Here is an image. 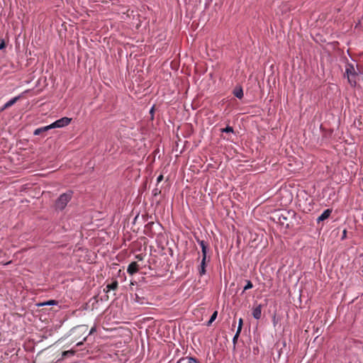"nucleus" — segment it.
Masks as SVG:
<instances>
[{
    "instance_id": "6",
    "label": "nucleus",
    "mask_w": 363,
    "mask_h": 363,
    "mask_svg": "<svg viewBox=\"0 0 363 363\" xmlns=\"http://www.w3.org/2000/svg\"><path fill=\"white\" fill-rule=\"evenodd\" d=\"M186 360H187V363H200L196 358L193 357H182L177 363H184Z\"/></svg>"
},
{
    "instance_id": "26",
    "label": "nucleus",
    "mask_w": 363,
    "mask_h": 363,
    "mask_svg": "<svg viewBox=\"0 0 363 363\" xmlns=\"http://www.w3.org/2000/svg\"><path fill=\"white\" fill-rule=\"evenodd\" d=\"M136 259H138V260H142L143 259V256L142 255H136Z\"/></svg>"
},
{
    "instance_id": "27",
    "label": "nucleus",
    "mask_w": 363,
    "mask_h": 363,
    "mask_svg": "<svg viewBox=\"0 0 363 363\" xmlns=\"http://www.w3.org/2000/svg\"><path fill=\"white\" fill-rule=\"evenodd\" d=\"M68 352H69V351H65V352H63V355L65 356V355L67 354V353H68Z\"/></svg>"
},
{
    "instance_id": "21",
    "label": "nucleus",
    "mask_w": 363,
    "mask_h": 363,
    "mask_svg": "<svg viewBox=\"0 0 363 363\" xmlns=\"http://www.w3.org/2000/svg\"><path fill=\"white\" fill-rule=\"evenodd\" d=\"M346 238H347V230L345 229V230L342 231V238H341V239H342V240H345Z\"/></svg>"
},
{
    "instance_id": "18",
    "label": "nucleus",
    "mask_w": 363,
    "mask_h": 363,
    "mask_svg": "<svg viewBox=\"0 0 363 363\" xmlns=\"http://www.w3.org/2000/svg\"><path fill=\"white\" fill-rule=\"evenodd\" d=\"M242 318H240L239 320V324H238V330L237 331L238 332V333H240L241 330H242Z\"/></svg>"
},
{
    "instance_id": "3",
    "label": "nucleus",
    "mask_w": 363,
    "mask_h": 363,
    "mask_svg": "<svg viewBox=\"0 0 363 363\" xmlns=\"http://www.w3.org/2000/svg\"><path fill=\"white\" fill-rule=\"evenodd\" d=\"M72 121V118L68 117H63L59 120H57L54 123H51V127L52 128H63L68 125Z\"/></svg>"
},
{
    "instance_id": "8",
    "label": "nucleus",
    "mask_w": 363,
    "mask_h": 363,
    "mask_svg": "<svg viewBox=\"0 0 363 363\" xmlns=\"http://www.w3.org/2000/svg\"><path fill=\"white\" fill-rule=\"evenodd\" d=\"M206 257H207V255L205 256V258H204V255H202V260H201V265H200V267H199V274L201 276L203 275L206 274Z\"/></svg>"
},
{
    "instance_id": "24",
    "label": "nucleus",
    "mask_w": 363,
    "mask_h": 363,
    "mask_svg": "<svg viewBox=\"0 0 363 363\" xmlns=\"http://www.w3.org/2000/svg\"><path fill=\"white\" fill-rule=\"evenodd\" d=\"M9 108L8 107H6V104H4L2 107L0 108V112H3L4 110Z\"/></svg>"
},
{
    "instance_id": "19",
    "label": "nucleus",
    "mask_w": 363,
    "mask_h": 363,
    "mask_svg": "<svg viewBox=\"0 0 363 363\" xmlns=\"http://www.w3.org/2000/svg\"><path fill=\"white\" fill-rule=\"evenodd\" d=\"M240 334V333H238V332L237 331V332H236V333H235V335H234V337H233V344H234V345H235V344H236L237 340H238V337H239Z\"/></svg>"
},
{
    "instance_id": "9",
    "label": "nucleus",
    "mask_w": 363,
    "mask_h": 363,
    "mask_svg": "<svg viewBox=\"0 0 363 363\" xmlns=\"http://www.w3.org/2000/svg\"><path fill=\"white\" fill-rule=\"evenodd\" d=\"M52 128L51 127V124L49 125H47V126H44V127H41V128H37L34 130V133L33 134L35 135H40L41 133H44V132H46L50 129H52Z\"/></svg>"
},
{
    "instance_id": "16",
    "label": "nucleus",
    "mask_w": 363,
    "mask_h": 363,
    "mask_svg": "<svg viewBox=\"0 0 363 363\" xmlns=\"http://www.w3.org/2000/svg\"><path fill=\"white\" fill-rule=\"evenodd\" d=\"M222 133H233V128L231 126H227L225 128L221 129Z\"/></svg>"
},
{
    "instance_id": "7",
    "label": "nucleus",
    "mask_w": 363,
    "mask_h": 363,
    "mask_svg": "<svg viewBox=\"0 0 363 363\" xmlns=\"http://www.w3.org/2000/svg\"><path fill=\"white\" fill-rule=\"evenodd\" d=\"M252 315L253 317L259 320L261 318L262 315V306L261 305L257 306L256 308H255L252 311Z\"/></svg>"
},
{
    "instance_id": "20",
    "label": "nucleus",
    "mask_w": 363,
    "mask_h": 363,
    "mask_svg": "<svg viewBox=\"0 0 363 363\" xmlns=\"http://www.w3.org/2000/svg\"><path fill=\"white\" fill-rule=\"evenodd\" d=\"M5 47H6L5 41H4V40H1V43H0V50L4 49Z\"/></svg>"
},
{
    "instance_id": "23",
    "label": "nucleus",
    "mask_w": 363,
    "mask_h": 363,
    "mask_svg": "<svg viewBox=\"0 0 363 363\" xmlns=\"http://www.w3.org/2000/svg\"><path fill=\"white\" fill-rule=\"evenodd\" d=\"M94 332H96V328L93 327V328H91V330L89 331V335L93 334Z\"/></svg>"
},
{
    "instance_id": "15",
    "label": "nucleus",
    "mask_w": 363,
    "mask_h": 363,
    "mask_svg": "<svg viewBox=\"0 0 363 363\" xmlns=\"http://www.w3.org/2000/svg\"><path fill=\"white\" fill-rule=\"evenodd\" d=\"M246 283H247V284H246V285H245V287H244V290H243V291H245L246 290H248V289H252V288L253 287V284H252V283L251 282V281H250V280H247V281H246Z\"/></svg>"
},
{
    "instance_id": "17",
    "label": "nucleus",
    "mask_w": 363,
    "mask_h": 363,
    "mask_svg": "<svg viewBox=\"0 0 363 363\" xmlns=\"http://www.w3.org/2000/svg\"><path fill=\"white\" fill-rule=\"evenodd\" d=\"M57 302L54 300H50V301H48L47 302H45L42 304H40L41 306H50V305H54V304H56Z\"/></svg>"
},
{
    "instance_id": "4",
    "label": "nucleus",
    "mask_w": 363,
    "mask_h": 363,
    "mask_svg": "<svg viewBox=\"0 0 363 363\" xmlns=\"http://www.w3.org/2000/svg\"><path fill=\"white\" fill-rule=\"evenodd\" d=\"M138 270H139V265L138 264V263L136 262H131L128 265V269H127L128 273L131 275L138 272Z\"/></svg>"
},
{
    "instance_id": "11",
    "label": "nucleus",
    "mask_w": 363,
    "mask_h": 363,
    "mask_svg": "<svg viewBox=\"0 0 363 363\" xmlns=\"http://www.w3.org/2000/svg\"><path fill=\"white\" fill-rule=\"evenodd\" d=\"M199 245L201 247L202 255L204 257L207 255V244L204 240H198Z\"/></svg>"
},
{
    "instance_id": "1",
    "label": "nucleus",
    "mask_w": 363,
    "mask_h": 363,
    "mask_svg": "<svg viewBox=\"0 0 363 363\" xmlns=\"http://www.w3.org/2000/svg\"><path fill=\"white\" fill-rule=\"evenodd\" d=\"M72 197V191H68L60 195L55 202L56 208L60 211L63 210L66 207L68 202L71 200Z\"/></svg>"
},
{
    "instance_id": "25",
    "label": "nucleus",
    "mask_w": 363,
    "mask_h": 363,
    "mask_svg": "<svg viewBox=\"0 0 363 363\" xmlns=\"http://www.w3.org/2000/svg\"><path fill=\"white\" fill-rule=\"evenodd\" d=\"M9 108L8 107H6V104H4L2 107L0 108V112H3L4 110Z\"/></svg>"
},
{
    "instance_id": "13",
    "label": "nucleus",
    "mask_w": 363,
    "mask_h": 363,
    "mask_svg": "<svg viewBox=\"0 0 363 363\" xmlns=\"http://www.w3.org/2000/svg\"><path fill=\"white\" fill-rule=\"evenodd\" d=\"M19 99H20V96H16V97L11 99V100H9L8 102H6L5 104L6 107L10 108L13 104H15Z\"/></svg>"
},
{
    "instance_id": "10",
    "label": "nucleus",
    "mask_w": 363,
    "mask_h": 363,
    "mask_svg": "<svg viewBox=\"0 0 363 363\" xmlns=\"http://www.w3.org/2000/svg\"><path fill=\"white\" fill-rule=\"evenodd\" d=\"M118 283L116 280H113L111 284H107L104 291L108 292L111 290H116L118 289Z\"/></svg>"
},
{
    "instance_id": "5",
    "label": "nucleus",
    "mask_w": 363,
    "mask_h": 363,
    "mask_svg": "<svg viewBox=\"0 0 363 363\" xmlns=\"http://www.w3.org/2000/svg\"><path fill=\"white\" fill-rule=\"evenodd\" d=\"M331 213H332L331 209L328 208V209L325 210L322 213V214L320 216H318V218H317V222L319 223L321 221H323L325 219L328 218L330 217Z\"/></svg>"
},
{
    "instance_id": "2",
    "label": "nucleus",
    "mask_w": 363,
    "mask_h": 363,
    "mask_svg": "<svg viewBox=\"0 0 363 363\" xmlns=\"http://www.w3.org/2000/svg\"><path fill=\"white\" fill-rule=\"evenodd\" d=\"M345 75H347L348 82L350 84V85L355 86L357 84L358 74L352 65L348 64L346 65Z\"/></svg>"
},
{
    "instance_id": "22",
    "label": "nucleus",
    "mask_w": 363,
    "mask_h": 363,
    "mask_svg": "<svg viewBox=\"0 0 363 363\" xmlns=\"http://www.w3.org/2000/svg\"><path fill=\"white\" fill-rule=\"evenodd\" d=\"M162 179H163V175L160 174V175L157 177V183H160V182H162Z\"/></svg>"
},
{
    "instance_id": "14",
    "label": "nucleus",
    "mask_w": 363,
    "mask_h": 363,
    "mask_svg": "<svg viewBox=\"0 0 363 363\" xmlns=\"http://www.w3.org/2000/svg\"><path fill=\"white\" fill-rule=\"evenodd\" d=\"M217 315H218V312L214 311V313L212 314L210 320H208L207 325H210L216 320Z\"/></svg>"
},
{
    "instance_id": "12",
    "label": "nucleus",
    "mask_w": 363,
    "mask_h": 363,
    "mask_svg": "<svg viewBox=\"0 0 363 363\" xmlns=\"http://www.w3.org/2000/svg\"><path fill=\"white\" fill-rule=\"evenodd\" d=\"M234 95L241 99L243 97V91L241 87L237 88L233 91Z\"/></svg>"
}]
</instances>
